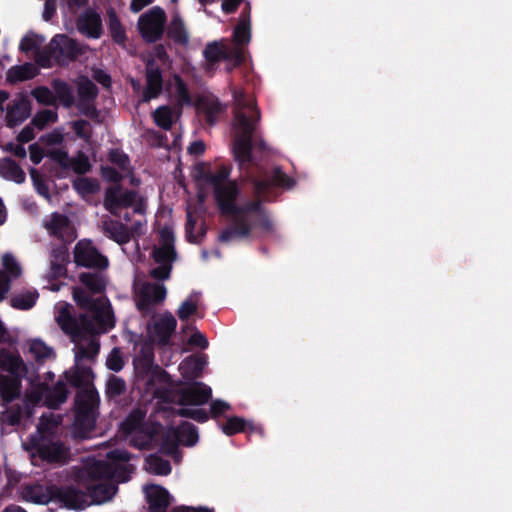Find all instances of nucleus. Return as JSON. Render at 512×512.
Wrapping results in <instances>:
<instances>
[{"label": "nucleus", "mask_w": 512, "mask_h": 512, "mask_svg": "<svg viewBox=\"0 0 512 512\" xmlns=\"http://www.w3.org/2000/svg\"><path fill=\"white\" fill-rule=\"evenodd\" d=\"M239 118L243 132L234 143L233 156L238 163L242 181L251 186L253 199L239 204L237 201L241 190L234 180L213 188L219 213L231 220V225L223 229L218 236V241L222 243L249 238L254 228L270 232L273 223L264 204L272 200L274 188L290 190L296 185V180L287 175L280 166L268 169L263 165H253L251 128L243 116Z\"/></svg>", "instance_id": "nucleus-1"}, {"label": "nucleus", "mask_w": 512, "mask_h": 512, "mask_svg": "<svg viewBox=\"0 0 512 512\" xmlns=\"http://www.w3.org/2000/svg\"><path fill=\"white\" fill-rule=\"evenodd\" d=\"M84 47L66 34H56L49 44L35 54L36 62L43 68H51L54 63L67 66L84 54Z\"/></svg>", "instance_id": "nucleus-2"}, {"label": "nucleus", "mask_w": 512, "mask_h": 512, "mask_svg": "<svg viewBox=\"0 0 512 512\" xmlns=\"http://www.w3.org/2000/svg\"><path fill=\"white\" fill-rule=\"evenodd\" d=\"M234 121L233 127L235 129V137L233 139L232 149L234 148V143L239 135L242 134V128L239 125V117L243 116L246 122L250 125L251 128V156L253 165H260L256 162L255 157L253 155V150L265 152L268 147L266 142L257 135V125L260 120V111L258 110L256 103L254 100H246L244 96H241L237 99L236 107L233 111Z\"/></svg>", "instance_id": "nucleus-3"}, {"label": "nucleus", "mask_w": 512, "mask_h": 512, "mask_svg": "<svg viewBox=\"0 0 512 512\" xmlns=\"http://www.w3.org/2000/svg\"><path fill=\"white\" fill-rule=\"evenodd\" d=\"M100 397L95 388L81 389L75 397V429L81 438L94 430Z\"/></svg>", "instance_id": "nucleus-4"}, {"label": "nucleus", "mask_w": 512, "mask_h": 512, "mask_svg": "<svg viewBox=\"0 0 512 512\" xmlns=\"http://www.w3.org/2000/svg\"><path fill=\"white\" fill-rule=\"evenodd\" d=\"M166 14L160 7H153L140 16L138 28L142 38L147 43H155L160 40L164 33Z\"/></svg>", "instance_id": "nucleus-5"}, {"label": "nucleus", "mask_w": 512, "mask_h": 512, "mask_svg": "<svg viewBox=\"0 0 512 512\" xmlns=\"http://www.w3.org/2000/svg\"><path fill=\"white\" fill-rule=\"evenodd\" d=\"M177 328V320L169 311H165L159 317L155 318L147 326V333L150 340L160 347L169 346L171 337Z\"/></svg>", "instance_id": "nucleus-6"}, {"label": "nucleus", "mask_w": 512, "mask_h": 512, "mask_svg": "<svg viewBox=\"0 0 512 512\" xmlns=\"http://www.w3.org/2000/svg\"><path fill=\"white\" fill-rule=\"evenodd\" d=\"M136 197V191L124 189L120 184L112 185L105 189L103 206L112 215L119 216V210L132 207Z\"/></svg>", "instance_id": "nucleus-7"}, {"label": "nucleus", "mask_w": 512, "mask_h": 512, "mask_svg": "<svg viewBox=\"0 0 512 512\" xmlns=\"http://www.w3.org/2000/svg\"><path fill=\"white\" fill-rule=\"evenodd\" d=\"M74 262L77 266L103 270L109 265L108 258L101 254L90 241H79L74 247Z\"/></svg>", "instance_id": "nucleus-8"}, {"label": "nucleus", "mask_w": 512, "mask_h": 512, "mask_svg": "<svg viewBox=\"0 0 512 512\" xmlns=\"http://www.w3.org/2000/svg\"><path fill=\"white\" fill-rule=\"evenodd\" d=\"M50 500L69 509H83L87 505L86 494L75 486H51L48 488Z\"/></svg>", "instance_id": "nucleus-9"}, {"label": "nucleus", "mask_w": 512, "mask_h": 512, "mask_svg": "<svg viewBox=\"0 0 512 512\" xmlns=\"http://www.w3.org/2000/svg\"><path fill=\"white\" fill-rule=\"evenodd\" d=\"M178 395V404L181 406H202L212 398V389L203 382L192 381L182 387Z\"/></svg>", "instance_id": "nucleus-10"}, {"label": "nucleus", "mask_w": 512, "mask_h": 512, "mask_svg": "<svg viewBox=\"0 0 512 512\" xmlns=\"http://www.w3.org/2000/svg\"><path fill=\"white\" fill-rule=\"evenodd\" d=\"M33 449L38 456L48 463H65L68 457V449L61 442L48 441L43 438L31 439Z\"/></svg>", "instance_id": "nucleus-11"}, {"label": "nucleus", "mask_w": 512, "mask_h": 512, "mask_svg": "<svg viewBox=\"0 0 512 512\" xmlns=\"http://www.w3.org/2000/svg\"><path fill=\"white\" fill-rule=\"evenodd\" d=\"M195 108L198 116L209 126H214L225 112V106L213 95L200 96Z\"/></svg>", "instance_id": "nucleus-12"}, {"label": "nucleus", "mask_w": 512, "mask_h": 512, "mask_svg": "<svg viewBox=\"0 0 512 512\" xmlns=\"http://www.w3.org/2000/svg\"><path fill=\"white\" fill-rule=\"evenodd\" d=\"M167 290L163 284H146L141 289L136 302L137 309L143 314L153 311L155 304H159L166 298Z\"/></svg>", "instance_id": "nucleus-13"}, {"label": "nucleus", "mask_w": 512, "mask_h": 512, "mask_svg": "<svg viewBox=\"0 0 512 512\" xmlns=\"http://www.w3.org/2000/svg\"><path fill=\"white\" fill-rule=\"evenodd\" d=\"M32 103L27 95L20 93L18 98L8 104L5 121L9 128L22 124L31 115Z\"/></svg>", "instance_id": "nucleus-14"}, {"label": "nucleus", "mask_w": 512, "mask_h": 512, "mask_svg": "<svg viewBox=\"0 0 512 512\" xmlns=\"http://www.w3.org/2000/svg\"><path fill=\"white\" fill-rule=\"evenodd\" d=\"M146 86L142 92V103H148L150 100L157 98L163 90V76L161 68L153 61H149L146 65Z\"/></svg>", "instance_id": "nucleus-15"}, {"label": "nucleus", "mask_w": 512, "mask_h": 512, "mask_svg": "<svg viewBox=\"0 0 512 512\" xmlns=\"http://www.w3.org/2000/svg\"><path fill=\"white\" fill-rule=\"evenodd\" d=\"M44 226L51 236L64 243H71L75 239L70 220L64 214L54 212Z\"/></svg>", "instance_id": "nucleus-16"}, {"label": "nucleus", "mask_w": 512, "mask_h": 512, "mask_svg": "<svg viewBox=\"0 0 512 512\" xmlns=\"http://www.w3.org/2000/svg\"><path fill=\"white\" fill-rule=\"evenodd\" d=\"M77 30L88 38L98 39L102 35V20L93 9L88 8L76 20Z\"/></svg>", "instance_id": "nucleus-17"}, {"label": "nucleus", "mask_w": 512, "mask_h": 512, "mask_svg": "<svg viewBox=\"0 0 512 512\" xmlns=\"http://www.w3.org/2000/svg\"><path fill=\"white\" fill-rule=\"evenodd\" d=\"M116 472L113 464L105 460H94L88 463L82 473L81 478H84L88 483L109 481L112 480Z\"/></svg>", "instance_id": "nucleus-18"}, {"label": "nucleus", "mask_w": 512, "mask_h": 512, "mask_svg": "<svg viewBox=\"0 0 512 512\" xmlns=\"http://www.w3.org/2000/svg\"><path fill=\"white\" fill-rule=\"evenodd\" d=\"M4 270L0 271V302L6 298L11 288V278H18L21 275V267L14 256L6 253L2 257Z\"/></svg>", "instance_id": "nucleus-19"}, {"label": "nucleus", "mask_w": 512, "mask_h": 512, "mask_svg": "<svg viewBox=\"0 0 512 512\" xmlns=\"http://www.w3.org/2000/svg\"><path fill=\"white\" fill-rule=\"evenodd\" d=\"M101 230L105 236L119 245L127 244L133 237L136 227L129 228L125 224L110 218L101 223Z\"/></svg>", "instance_id": "nucleus-20"}, {"label": "nucleus", "mask_w": 512, "mask_h": 512, "mask_svg": "<svg viewBox=\"0 0 512 512\" xmlns=\"http://www.w3.org/2000/svg\"><path fill=\"white\" fill-rule=\"evenodd\" d=\"M148 512H167L171 503V496L167 489L160 485L152 484L145 487Z\"/></svg>", "instance_id": "nucleus-21"}, {"label": "nucleus", "mask_w": 512, "mask_h": 512, "mask_svg": "<svg viewBox=\"0 0 512 512\" xmlns=\"http://www.w3.org/2000/svg\"><path fill=\"white\" fill-rule=\"evenodd\" d=\"M68 243H62L53 247L50 254L49 278L59 279L67 275L66 265L69 262Z\"/></svg>", "instance_id": "nucleus-22"}, {"label": "nucleus", "mask_w": 512, "mask_h": 512, "mask_svg": "<svg viewBox=\"0 0 512 512\" xmlns=\"http://www.w3.org/2000/svg\"><path fill=\"white\" fill-rule=\"evenodd\" d=\"M233 41L237 46H244L251 40V5L250 2H245L238 24L233 31Z\"/></svg>", "instance_id": "nucleus-23"}, {"label": "nucleus", "mask_w": 512, "mask_h": 512, "mask_svg": "<svg viewBox=\"0 0 512 512\" xmlns=\"http://www.w3.org/2000/svg\"><path fill=\"white\" fill-rule=\"evenodd\" d=\"M117 491V486L109 481L92 482L86 485V499L92 503L101 504L110 500Z\"/></svg>", "instance_id": "nucleus-24"}, {"label": "nucleus", "mask_w": 512, "mask_h": 512, "mask_svg": "<svg viewBox=\"0 0 512 512\" xmlns=\"http://www.w3.org/2000/svg\"><path fill=\"white\" fill-rule=\"evenodd\" d=\"M0 371L12 376H26L28 369L18 353H12L5 348L0 349Z\"/></svg>", "instance_id": "nucleus-25"}, {"label": "nucleus", "mask_w": 512, "mask_h": 512, "mask_svg": "<svg viewBox=\"0 0 512 512\" xmlns=\"http://www.w3.org/2000/svg\"><path fill=\"white\" fill-rule=\"evenodd\" d=\"M133 363L135 370L142 377L154 376L160 370L154 363V351L151 346H143Z\"/></svg>", "instance_id": "nucleus-26"}, {"label": "nucleus", "mask_w": 512, "mask_h": 512, "mask_svg": "<svg viewBox=\"0 0 512 512\" xmlns=\"http://www.w3.org/2000/svg\"><path fill=\"white\" fill-rule=\"evenodd\" d=\"M91 313L94 314V319L100 332L106 333L114 328L115 317L111 304L107 298H103Z\"/></svg>", "instance_id": "nucleus-27"}, {"label": "nucleus", "mask_w": 512, "mask_h": 512, "mask_svg": "<svg viewBox=\"0 0 512 512\" xmlns=\"http://www.w3.org/2000/svg\"><path fill=\"white\" fill-rule=\"evenodd\" d=\"M25 376L0 375V395L5 404L20 396L22 379Z\"/></svg>", "instance_id": "nucleus-28"}, {"label": "nucleus", "mask_w": 512, "mask_h": 512, "mask_svg": "<svg viewBox=\"0 0 512 512\" xmlns=\"http://www.w3.org/2000/svg\"><path fill=\"white\" fill-rule=\"evenodd\" d=\"M42 388L46 391L45 404L51 409H58L68 398L69 391L63 381H58L53 386L42 383Z\"/></svg>", "instance_id": "nucleus-29"}, {"label": "nucleus", "mask_w": 512, "mask_h": 512, "mask_svg": "<svg viewBox=\"0 0 512 512\" xmlns=\"http://www.w3.org/2000/svg\"><path fill=\"white\" fill-rule=\"evenodd\" d=\"M206 363L204 356L191 355L182 361L179 369L183 378L192 382L201 376Z\"/></svg>", "instance_id": "nucleus-30"}, {"label": "nucleus", "mask_w": 512, "mask_h": 512, "mask_svg": "<svg viewBox=\"0 0 512 512\" xmlns=\"http://www.w3.org/2000/svg\"><path fill=\"white\" fill-rule=\"evenodd\" d=\"M227 46L223 42L213 41L208 43L204 50L203 56L206 60V70H214L216 64L225 61Z\"/></svg>", "instance_id": "nucleus-31"}, {"label": "nucleus", "mask_w": 512, "mask_h": 512, "mask_svg": "<svg viewBox=\"0 0 512 512\" xmlns=\"http://www.w3.org/2000/svg\"><path fill=\"white\" fill-rule=\"evenodd\" d=\"M56 322L65 334L73 339L79 337V321L71 314L68 304L58 311Z\"/></svg>", "instance_id": "nucleus-32"}, {"label": "nucleus", "mask_w": 512, "mask_h": 512, "mask_svg": "<svg viewBox=\"0 0 512 512\" xmlns=\"http://www.w3.org/2000/svg\"><path fill=\"white\" fill-rule=\"evenodd\" d=\"M37 68L32 63H24L23 65L12 66L6 73V81L9 84H17L19 82L33 79L37 75Z\"/></svg>", "instance_id": "nucleus-33"}, {"label": "nucleus", "mask_w": 512, "mask_h": 512, "mask_svg": "<svg viewBox=\"0 0 512 512\" xmlns=\"http://www.w3.org/2000/svg\"><path fill=\"white\" fill-rule=\"evenodd\" d=\"M0 175L6 180L14 181L17 184L24 183L26 179L23 169L11 158L0 160Z\"/></svg>", "instance_id": "nucleus-34"}, {"label": "nucleus", "mask_w": 512, "mask_h": 512, "mask_svg": "<svg viewBox=\"0 0 512 512\" xmlns=\"http://www.w3.org/2000/svg\"><path fill=\"white\" fill-rule=\"evenodd\" d=\"M221 430L225 435L232 436L245 431L255 432L258 431V428L242 417L231 416L221 425Z\"/></svg>", "instance_id": "nucleus-35"}, {"label": "nucleus", "mask_w": 512, "mask_h": 512, "mask_svg": "<svg viewBox=\"0 0 512 512\" xmlns=\"http://www.w3.org/2000/svg\"><path fill=\"white\" fill-rule=\"evenodd\" d=\"M174 431L177 440L184 446H193L199 439L197 427L187 421L182 422Z\"/></svg>", "instance_id": "nucleus-36"}, {"label": "nucleus", "mask_w": 512, "mask_h": 512, "mask_svg": "<svg viewBox=\"0 0 512 512\" xmlns=\"http://www.w3.org/2000/svg\"><path fill=\"white\" fill-rule=\"evenodd\" d=\"M65 376L71 386L82 388L90 381L93 371L88 366H80L76 363L75 368L70 372H66Z\"/></svg>", "instance_id": "nucleus-37"}, {"label": "nucleus", "mask_w": 512, "mask_h": 512, "mask_svg": "<svg viewBox=\"0 0 512 512\" xmlns=\"http://www.w3.org/2000/svg\"><path fill=\"white\" fill-rule=\"evenodd\" d=\"M79 280L92 294H101L106 289V280L100 273L82 272Z\"/></svg>", "instance_id": "nucleus-38"}, {"label": "nucleus", "mask_w": 512, "mask_h": 512, "mask_svg": "<svg viewBox=\"0 0 512 512\" xmlns=\"http://www.w3.org/2000/svg\"><path fill=\"white\" fill-rule=\"evenodd\" d=\"M48 156L59 166L58 169L54 170V176L59 179L66 177L67 172L71 168V158L67 151L63 149H53L49 151Z\"/></svg>", "instance_id": "nucleus-39"}, {"label": "nucleus", "mask_w": 512, "mask_h": 512, "mask_svg": "<svg viewBox=\"0 0 512 512\" xmlns=\"http://www.w3.org/2000/svg\"><path fill=\"white\" fill-rule=\"evenodd\" d=\"M38 298L39 293L33 289L11 296L9 303L14 309L29 310L34 307Z\"/></svg>", "instance_id": "nucleus-40"}, {"label": "nucleus", "mask_w": 512, "mask_h": 512, "mask_svg": "<svg viewBox=\"0 0 512 512\" xmlns=\"http://www.w3.org/2000/svg\"><path fill=\"white\" fill-rule=\"evenodd\" d=\"M51 85L56 97L63 104V106L70 108L75 102V98L70 85L61 79H54Z\"/></svg>", "instance_id": "nucleus-41"}, {"label": "nucleus", "mask_w": 512, "mask_h": 512, "mask_svg": "<svg viewBox=\"0 0 512 512\" xmlns=\"http://www.w3.org/2000/svg\"><path fill=\"white\" fill-rule=\"evenodd\" d=\"M168 36L177 44L186 45L189 37L183 20L179 15L173 16L168 28Z\"/></svg>", "instance_id": "nucleus-42"}, {"label": "nucleus", "mask_w": 512, "mask_h": 512, "mask_svg": "<svg viewBox=\"0 0 512 512\" xmlns=\"http://www.w3.org/2000/svg\"><path fill=\"white\" fill-rule=\"evenodd\" d=\"M73 300L83 310L91 312L103 300V298H93L86 290L81 287H74L72 291Z\"/></svg>", "instance_id": "nucleus-43"}, {"label": "nucleus", "mask_w": 512, "mask_h": 512, "mask_svg": "<svg viewBox=\"0 0 512 512\" xmlns=\"http://www.w3.org/2000/svg\"><path fill=\"white\" fill-rule=\"evenodd\" d=\"M146 412L140 408H135L126 416L121 424V428L126 433H132L141 430Z\"/></svg>", "instance_id": "nucleus-44"}, {"label": "nucleus", "mask_w": 512, "mask_h": 512, "mask_svg": "<svg viewBox=\"0 0 512 512\" xmlns=\"http://www.w3.org/2000/svg\"><path fill=\"white\" fill-rule=\"evenodd\" d=\"M147 470L155 475L166 476L171 473L172 467L167 459L151 454L146 458Z\"/></svg>", "instance_id": "nucleus-45"}, {"label": "nucleus", "mask_w": 512, "mask_h": 512, "mask_svg": "<svg viewBox=\"0 0 512 512\" xmlns=\"http://www.w3.org/2000/svg\"><path fill=\"white\" fill-rule=\"evenodd\" d=\"M127 386L123 378L110 375L105 386V395L109 400L116 399L126 393Z\"/></svg>", "instance_id": "nucleus-46"}, {"label": "nucleus", "mask_w": 512, "mask_h": 512, "mask_svg": "<svg viewBox=\"0 0 512 512\" xmlns=\"http://www.w3.org/2000/svg\"><path fill=\"white\" fill-rule=\"evenodd\" d=\"M108 28L113 41L117 44H124L127 40L126 31L117 17L116 13L112 10L109 13Z\"/></svg>", "instance_id": "nucleus-47"}, {"label": "nucleus", "mask_w": 512, "mask_h": 512, "mask_svg": "<svg viewBox=\"0 0 512 512\" xmlns=\"http://www.w3.org/2000/svg\"><path fill=\"white\" fill-rule=\"evenodd\" d=\"M155 124L161 129L168 131L173 126V111L171 107L163 105L158 107L153 113Z\"/></svg>", "instance_id": "nucleus-48"}, {"label": "nucleus", "mask_w": 512, "mask_h": 512, "mask_svg": "<svg viewBox=\"0 0 512 512\" xmlns=\"http://www.w3.org/2000/svg\"><path fill=\"white\" fill-rule=\"evenodd\" d=\"M196 226V220L194 219L192 213L190 211L187 212V221L185 224V236L189 243L197 244L200 243L201 239L206 235V225L202 223L199 228V233L197 235L194 234V229Z\"/></svg>", "instance_id": "nucleus-49"}, {"label": "nucleus", "mask_w": 512, "mask_h": 512, "mask_svg": "<svg viewBox=\"0 0 512 512\" xmlns=\"http://www.w3.org/2000/svg\"><path fill=\"white\" fill-rule=\"evenodd\" d=\"M72 186L74 190L82 196L95 194L100 189L99 183L96 179L87 177L75 179Z\"/></svg>", "instance_id": "nucleus-50"}, {"label": "nucleus", "mask_w": 512, "mask_h": 512, "mask_svg": "<svg viewBox=\"0 0 512 512\" xmlns=\"http://www.w3.org/2000/svg\"><path fill=\"white\" fill-rule=\"evenodd\" d=\"M76 348L75 361L78 363L83 359L93 360L99 353L100 345L97 341L91 340L86 345H78Z\"/></svg>", "instance_id": "nucleus-51"}, {"label": "nucleus", "mask_w": 512, "mask_h": 512, "mask_svg": "<svg viewBox=\"0 0 512 512\" xmlns=\"http://www.w3.org/2000/svg\"><path fill=\"white\" fill-rule=\"evenodd\" d=\"M97 86L89 79H83L78 86V94L81 101L93 102L98 96Z\"/></svg>", "instance_id": "nucleus-52"}, {"label": "nucleus", "mask_w": 512, "mask_h": 512, "mask_svg": "<svg viewBox=\"0 0 512 512\" xmlns=\"http://www.w3.org/2000/svg\"><path fill=\"white\" fill-rule=\"evenodd\" d=\"M57 119V112L45 109L35 114L31 120V124L37 129L43 130L48 124L55 123Z\"/></svg>", "instance_id": "nucleus-53"}, {"label": "nucleus", "mask_w": 512, "mask_h": 512, "mask_svg": "<svg viewBox=\"0 0 512 512\" xmlns=\"http://www.w3.org/2000/svg\"><path fill=\"white\" fill-rule=\"evenodd\" d=\"M231 174V168L228 166H221L216 172L214 173H207L205 175V180L212 185L213 188L218 186L226 185V183L229 181L228 178Z\"/></svg>", "instance_id": "nucleus-54"}, {"label": "nucleus", "mask_w": 512, "mask_h": 512, "mask_svg": "<svg viewBox=\"0 0 512 512\" xmlns=\"http://www.w3.org/2000/svg\"><path fill=\"white\" fill-rule=\"evenodd\" d=\"M91 163L83 151H78L76 156L71 158V168L74 173L83 175L91 170Z\"/></svg>", "instance_id": "nucleus-55"}, {"label": "nucleus", "mask_w": 512, "mask_h": 512, "mask_svg": "<svg viewBox=\"0 0 512 512\" xmlns=\"http://www.w3.org/2000/svg\"><path fill=\"white\" fill-rule=\"evenodd\" d=\"M153 258H154L155 262H157L159 264L170 263V265H172V263L177 258V252L175 250V247L161 245L160 248L155 249L153 251Z\"/></svg>", "instance_id": "nucleus-56"}, {"label": "nucleus", "mask_w": 512, "mask_h": 512, "mask_svg": "<svg viewBox=\"0 0 512 512\" xmlns=\"http://www.w3.org/2000/svg\"><path fill=\"white\" fill-rule=\"evenodd\" d=\"M175 413L178 416L190 418L198 423H205L209 419V414L203 408L191 409L182 407L177 409Z\"/></svg>", "instance_id": "nucleus-57"}, {"label": "nucleus", "mask_w": 512, "mask_h": 512, "mask_svg": "<svg viewBox=\"0 0 512 512\" xmlns=\"http://www.w3.org/2000/svg\"><path fill=\"white\" fill-rule=\"evenodd\" d=\"M226 54L227 57H225V61L229 63V71L233 68L241 66L245 62V53L241 46H237L234 48L227 47Z\"/></svg>", "instance_id": "nucleus-58"}, {"label": "nucleus", "mask_w": 512, "mask_h": 512, "mask_svg": "<svg viewBox=\"0 0 512 512\" xmlns=\"http://www.w3.org/2000/svg\"><path fill=\"white\" fill-rule=\"evenodd\" d=\"M198 310L197 299H193L191 295L189 298L184 300L177 310V316L181 321L188 320Z\"/></svg>", "instance_id": "nucleus-59"}, {"label": "nucleus", "mask_w": 512, "mask_h": 512, "mask_svg": "<svg viewBox=\"0 0 512 512\" xmlns=\"http://www.w3.org/2000/svg\"><path fill=\"white\" fill-rule=\"evenodd\" d=\"M31 95L40 104L51 106L56 102L55 96L52 91L46 86H37L31 91Z\"/></svg>", "instance_id": "nucleus-60"}, {"label": "nucleus", "mask_w": 512, "mask_h": 512, "mask_svg": "<svg viewBox=\"0 0 512 512\" xmlns=\"http://www.w3.org/2000/svg\"><path fill=\"white\" fill-rule=\"evenodd\" d=\"M79 337L82 334H93L96 331V321L94 319V314L89 316L85 313L80 314L79 318Z\"/></svg>", "instance_id": "nucleus-61"}, {"label": "nucleus", "mask_w": 512, "mask_h": 512, "mask_svg": "<svg viewBox=\"0 0 512 512\" xmlns=\"http://www.w3.org/2000/svg\"><path fill=\"white\" fill-rule=\"evenodd\" d=\"M124 364L125 363H124V360H123L120 350L118 348H114L110 352V354L106 360L107 368L111 371L119 372L123 369Z\"/></svg>", "instance_id": "nucleus-62"}, {"label": "nucleus", "mask_w": 512, "mask_h": 512, "mask_svg": "<svg viewBox=\"0 0 512 512\" xmlns=\"http://www.w3.org/2000/svg\"><path fill=\"white\" fill-rule=\"evenodd\" d=\"M30 352L35 356L36 360H43L50 357L53 350L42 341L36 340L31 344Z\"/></svg>", "instance_id": "nucleus-63"}, {"label": "nucleus", "mask_w": 512, "mask_h": 512, "mask_svg": "<svg viewBox=\"0 0 512 512\" xmlns=\"http://www.w3.org/2000/svg\"><path fill=\"white\" fill-rule=\"evenodd\" d=\"M89 127V122L87 120H76L72 123V129L75 132L76 136L85 141H89L92 133L87 128Z\"/></svg>", "instance_id": "nucleus-64"}]
</instances>
